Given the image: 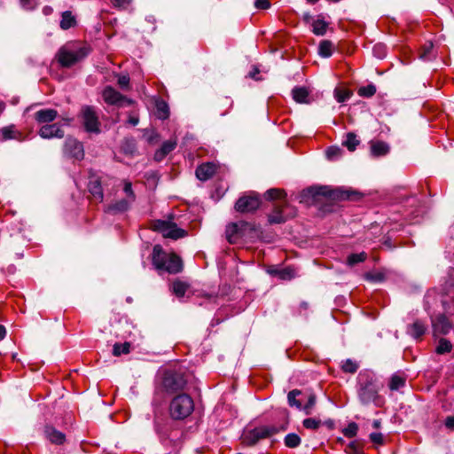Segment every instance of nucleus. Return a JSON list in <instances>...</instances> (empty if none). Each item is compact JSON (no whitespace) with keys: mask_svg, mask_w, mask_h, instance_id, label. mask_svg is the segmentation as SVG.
Wrapping results in <instances>:
<instances>
[{"mask_svg":"<svg viewBox=\"0 0 454 454\" xmlns=\"http://www.w3.org/2000/svg\"><path fill=\"white\" fill-rule=\"evenodd\" d=\"M381 387L372 371H361L356 377V394L360 403L365 406L371 403L378 407L381 406L383 403V399L380 395Z\"/></svg>","mask_w":454,"mask_h":454,"instance_id":"obj_1","label":"nucleus"},{"mask_svg":"<svg viewBox=\"0 0 454 454\" xmlns=\"http://www.w3.org/2000/svg\"><path fill=\"white\" fill-rule=\"evenodd\" d=\"M179 422L170 418H154V430L161 444L169 448H176L183 443L184 430Z\"/></svg>","mask_w":454,"mask_h":454,"instance_id":"obj_2","label":"nucleus"},{"mask_svg":"<svg viewBox=\"0 0 454 454\" xmlns=\"http://www.w3.org/2000/svg\"><path fill=\"white\" fill-rule=\"evenodd\" d=\"M321 197L331 200H358L361 199V193L355 191L342 190L340 188L331 189L328 186H310L304 189L301 193V202L317 201Z\"/></svg>","mask_w":454,"mask_h":454,"instance_id":"obj_3","label":"nucleus"},{"mask_svg":"<svg viewBox=\"0 0 454 454\" xmlns=\"http://www.w3.org/2000/svg\"><path fill=\"white\" fill-rule=\"evenodd\" d=\"M194 407L192 397L186 393H180L169 401L168 413L170 419L181 422L192 414Z\"/></svg>","mask_w":454,"mask_h":454,"instance_id":"obj_4","label":"nucleus"},{"mask_svg":"<svg viewBox=\"0 0 454 454\" xmlns=\"http://www.w3.org/2000/svg\"><path fill=\"white\" fill-rule=\"evenodd\" d=\"M187 386V379L184 372L176 370H168L162 378V387L166 393L174 394L182 392Z\"/></svg>","mask_w":454,"mask_h":454,"instance_id":"obj_5","label":"nucleus"},{"mask_svg":"<svg viewBox=\"0 0 454 454\" xmlns=\"http://www.w3.org/2000/svg\"><path fill=\"white\" fill-rule=\"evenodd\" d=\"M151 229L160 232L164 238L178 239L187 235V231L177 227L176 223L168 220H153L151 223Z\"/></svg>","mask_w":454,"mask_h":454,"instance_id":"obj_6","label":"nucleus"},{"mask_svg":"<svg viewBox=\"0 0 454 454\" xmlns=\"http://www.w3.org/2000/svg\"><path fill=\"white\" fill-rule=\"evenodd\" d=\"M295 215L296 208L285 201L282 204L274 205L272 213L268 215V222L270 224L284 223Z\"/></svg>","mask_w":454,"mask_h":454,"instance_id":"obj_7","label":"nucleus"},{"mask_svg":"<svg viewBox=\"0 0 454 454\" xmlns=\"http://www.w3.org/2000/svg\"><path fill=\"white\" fill-rule=\"evenodd\" d=\"M89 52L90 49L87 47H81L76 51H70L62 47L58 51L57 59L62 67H71L84 59Z\"/></svg>","mask_w":454,"mask_h":454,"instance_id":"obj_8","label":"nucleus"},{"mask_svg":"<svg viewBox=\"0 0 454 454\" xmlns=\"http://www.w3.org/2000/svg\"><path fill=\"white\" fill-rule=\"evenodd\" d=\"M262 200L258 193L250 192L248 194H245L239 198L234 205V208L237 212L254 213L261 206Z\"/></svg>","mask_w":454,"mask_h":454,"instance_id":"obj_9","label":"nucleus"},{"mask_svg":"<svg viewBox=\"0 0 454 454\" xmlns=\"http://www.w3.org/2000/svg\"><path fill=\"white\" fill-rule=\"evenodd\" d=\"M81 116L82 119V124L87 132L96 134L100 132V122L93 106H83L81 109Z\"/></svg>","mask_w":454,"mask_h":454,"instance_id":"obj_10","label":"nucleus"},{"mask_svg":"<svg viewBox=\"0 0 454 454\" xmlns=\"http://www.w3.org/2000/svg\"><path fill=\"white\" fill-rule=\"evenodd\" d=\"M441 302L444 312L449 316H454V280H446L441 289Z\"/></svg>","mask_w":454,"mask_h":454,"instance_id":"obj_11","label":"nucleus"},{"mask_svg":"<svg viewBox=\"0 0 454 454\" xmlns=\"http://www.w3.org/2000/svg\"><path fill=\"white\" fill-rule=\"evenodd\" d=\"M102 98L106 104L122 107L124 106H131L134 101L121 94L114 87L108 85L102 91Z\"/></svg>","mask_w":454,"mask_h":454,"instance_id":"obj_12","label":"nucleus"},{"mask_svg":"<svg viewBox=\"0 0 454 454\" xmlns=\"http://www.w3.org/2000/svg\"><path fill=\"white\" fill-rule=\"evenodd\" d=\"M88 191L93 199L98 202L104 200V192L100 177L93 171H89Z\"/></svg>","mask_w":454,"mask_h":454,"instance_id":"obj_13","label":"nucleus"},{"mask_svg":"<svg viewBox=\"0 0 454 454\" xmlns=\"http://www.w3.org/2000/svg\"><path fill=\"white\" fill-rule=\"evenodd\" d=\"M64 153L68 157L81 160L84 157L83 145L73 137H67L64 145Z\"/></svg>","mask_w":454,"mask_h":454,"instance_id":"obj_14","label":"nucleus"},{"mask_svg":"<svg viewBox=\"0 0 454 454\" xmlns=\"http://www.w3.org/2000/svg\"><path fill=\"white\" fill-rule=\"evenodd\" d=\"M44 437L52 444L63 445L67 441L66 434L58 430L52 425H45L43 427Z\"/></svg>","mask_w":454,"mask_h":454,"instance_id":"obj_15","label":"nucleus"},{"mask_svg":"<svg viewBox=\"0 0 454 454\" xmlns=\"http://www.w3.org/2000/svg\"><path fill=\"white\" fill-rule=\"evenodd\" d=\"M268 438L266 433L262 427H258L248 430L243 434L242 442L245 445L252 447L254 446L260 440Z\"/></svg>","mask_w":454,"mask_h":454,"instance_id":"obj_16","label":"nucleus"},{"mask_svg":"<svg viewBox=\"0 0 454 454\" xmlns=\"http://www.w3.org/2000/svg\"><path fill=\"white\" fill-rule=\"evenodd\" d=\"M183 261L176 254H169L162 268L159 271H165L169 274H177L183 270Z\"/></svg>","mask_w":454,"mask_h":454,"instance_id":"obj_17","label":"nucleus"},{"mask_svg":"<svg viewBox=\"0 0 454 454\" xmlns=\"http://www.w3.org/2000/svg\"><path fill=\"white\" fill-rule=\"evenodd\" d=\"M41 137L45 139L51 138H62L65 136V132L59 123L46 124L43 125L38 131Z\"/></svg>","mask_w":454,"mask_h":454,"instance_id":"obj_18","label":"nucleus"},{"mask_svg":"<svg viewBox=\"0 0 454 454\" xmlns=\"http://www.w3.org/2000/svg\"><path fill=\"white\" fill-rule=\"evenodd\" d=\"M432 325L434 333L445 335L452 328V324L446 317V313L439 314L434 319H432Z\"/></svg>","mask_w":454,"mask_h":454,"instance_id":"obj_19","label":"nucleus"},{"mask_svg":"<svg viewBox=\"0 0 454 454\" xmlns=\"http://www.w3.org/2000/svg\"><path fill=\"white\" fill-rule=\"evenodd\" d=\"M266 272L271 277H276L281 280H291L295 277V270L292 267L278 268L271 265L266 270Z\"/></svg>","mask_w":454,"mask_h":454,"instance_id":"obj_20","label":"nucleus"},{"mask_svg":"<svg viewBox=\"0 0 454 454\" xmlns=\"http://www.w3.org/2000/svg\"><path fill=\"white\" fill-rule=\"evenodd\" d=\"M370 154L373 158L386 156L390 152V146L387 142L381 140H371Z\"/></svg>","mask_w":454,"mask_h":454,"instance_id":"obj_21","label":"nucleus"},{"mask_svg":"<svg viewBox=\"0 0 454 454\" xmlns=\"http://www.w3.org/2000/svg\"><path fill=\"white\" fill-rule=\"evenodd\" d=\"M216 172V165L212 162L200 164L195 170L196 176L200 181H207Z\"/></svg>","mask_w":454,"mask_h":454,"instance_id":"obj_22","label":"nucleus"},{"mask_svg":"<svg viewBox=\"0 0 454 454\" xmlns=\"http://www.w3.org/2000/svg\"><path fill=\"white\" fill-rule=\"evenodd\" d=\"M168 255L169 254H167L160 245L153 246L152 253V263L157 270L163 267Z\"/></svg>","mask_w":454,"mask_h":454,"instance_id":"obj_23","label":"nucleus"},{"mask_svg":"<svg viewBox=\"0 0 454 454\" xmlns=\"http://www.w3.org/2000/svg\"><path fill=\"white\" fill-rule=\"evenodd\" d=\"M0 133L4 141L10 139L23 141L25 139L24 135L16 129L14 124L0 129Z\"/></svg>","mask_w":454,"mask_h":454,"instance_id":"obj_24","label":"nucleus"},{"mask_svg":"<svg viewBox=\"0 0 454 454\" xmlns=\"http://www.w3.org/2000/svg\"><path fill=\"white\" fill-rule=\"evenodd\" d=\"M58 116V112L55 109H41L35 114V120L39 123H50L53 121Z\"/></svg>","mask_w":454,"mask_h":454,"instance_id":"obj_25","label":"nucleus"},{"mask_svg":"<svg viewBox=\"0 0 454 454\" xmlns=\"http://www.w3.org/2000/svg\"><path fill=\"white\" fill-rule=\"evenodd\" d=\"M427 326L423 321L418 319L408 327V333L414 339H419L425 334Z\"/></svg>","mask_w":454,"mask_h":454,"instance_id":"obj_26","label":"nucleus"},{"mask_svg":"<svg viewBox=\"0 0 454 454\" xmlns=\"http://www.w3.org/2000/svg\"><path fill=\"white\" fill-rule=\"evenodd\" d=\"M121 153L128 156H134L137 153V142L134 137H125L121 144Z\"/></svg>","mask_w":454,"mask_h":454,"instance_id":"obj_27","label":"nucleus"},{"mask_svg":"<svg viewBox=\"0 0 454 454\" xmlns=\"http://www.w3.org/2000/svg\"><path fill=\"white\" fill-rule=\"evenodd\" d=\"M329 23L326 22L321 15L317 16V20H313L311 22L312 32L316 35H325Z\"/></svg>","mask_w":454,"mask_h":454,"instance_id":"obj_28","label":"nucleus"},{"mask_svg":"<svg viewBox=\"0 0 454 454\" xmlns=\"http://www.w3.org/2000/svg\"><path fill=\"white\" fill-rule=\"evenodd\" d=\"M76 24V19L70 11H65L62 12L61 20L59 23V27L61 29L67 30L71 27H75Z\"/></svg>","mask_w":454,"mask_h":454,"instance_id":"obj_29","label":"nucleus"},{"mask_svg":"<svg viewBox=\"0 0 454 454\" xmlns=\"http://www.w3.org/2000/svg\"><path fill=\"white\" fill-rule=\"evenodd\" d=\"M293 98L300 104L309 103V92L306 87H294L292 90Z\"/></svg>","mask_w":454,"mask_h":454,"instance_id":"obj_30","label":"nucleus"},{"mask_svg":"<svg viewBox=\"0 0 454 454\" xmlns=\"http://www.w3.org/2000/svg\"><path fill=\"white\" fill-rule=\"evenodd\" d=\"M364 440L351 441L345 449L347 454H364Z\"/></svg>","mask_w":454,"mask_h":454,"instance_id":"obj_31","label":"nucleus"},{"mask_svg":"<svg viewBox=\"0 0 454 454\" xmlns=\"http://www.w3.org/2000/svg\"><path fill=\"white\" fill-rule=\"evenodd\" d=\"M239 230H240V237L246 236L247 233L254 232L256 235L261 233L259 227L254 223H248L246 221L238 222Z\"/></svg>","mask_w":454,"mask_h":454,"instance_id":"obj_32","label":"nucleus"},{"mask_svg":"<svg viewBox=\"0 0 454 454\" xmlns=\"http://www.w3.org/2000/svg\"><path fill=\"white\" fill-rule=\"evenodd\" d=\"M155 115L160 120H166L169 117V107L164 100H157Z\"/></svg>","mask_w":454,"mask_h":454,"instance_id":"obj_33","label":"nucleus"},{"mask_svg":"<svg viewBox=\"0 0 454 454\" xmlns=\"http://www.w3.org/2000/svg\"><path fill=\"white\" fill-rule=\"evenodd\" d=\"M302 395L301 390L299 389H293L287 394V403L289 406L295 407L298 410H301L302 403L300 399L297 397L299 395Z\"/></svg>","mask_w":454,"mask_h":454,"instance_id":"obj_34","label":"nucleus"},{"mask_svg":"<svg viewBox=\"0 0 454 454\" xmlns=\"http://www.w3.org/2000/svg\"><path fill=\"white\" fill-rule=\"evenodd\" d=\"M189 287L190 285L188 283L177 279L172 284V292L176 297L182 298L184 296Z\"/></svg>","mask_w":454,"mask_h":454,"instance_id":"obj_35","label":"nucleus"},{"mask_svg":"<svg viewBox=\"0 0 454 454\" xmlns=\"http://www.w3.org/2000/svg\"><path fill=\"white\" fill-rule=\"evenodd\" d=\"M226 238L230 243H234L235 239L240 237V230L238 223H231L226 227Z\"/></svg>","mask_w":454,"mask_h":454,"instance_id":"obj_36","label":"nucleus"},{"mask_svg":"<svg viewBox=\"0 0 454 454\" xmlns=\"http://www.w3.org/2000/svg\"><path fill=\"white\" fill-rule=\"evenodd\" d=\"M333 43L330 40H323L318 46V54L323 58H329L333 54Z\"/></svg>","mask_w":454,"mask_h":454,"instance_id":"obj_37","label":"nucleus"},{"mask_svg":"<svg viewBox=\"0 0 454 454\" xmlns=\"http://www.w3.org/2000/svg\"><path fill=\"white\" fill-rule=\"evenodd\" d=\"M263 196L267 200H283L286 197V193L282 189L271 188L268 190Z\"/></svg>","mask_w":454,"mask_h":454,"instance_id":"obj_38","label":"nucleus"},{"mask_svg":"<svg viewBox=\"0 0 454 454\" xmlns=\"http://www.w3.org/2000/svg\"><path fill=\"white\" fill-rule=\"evenodd\" d=\"M359 143L360 141L357 139L356 135L353 132H348L346 135V140L342 142V145L346 146L348 151L354 152Z\"/></svg>","mask_w":454,"mask_h":454,"instance_id":"obj_39","label":"nucleus"},{"mask_svg":"<svg viewBox=\"0 0 454 454\" xmlns=\"http://www.w3.org/2000/svg\"><path fill=\"white\" fill-rule=\"evenodd\" d=\"M405 382H406L405 377L401 376L399 374H394L390 378L388 387H389L390 390L396 391L399 388L404 387Z\"/></svg>","mask_w":454,"mask_h":454,"instance_id":"obj_40","label":"nucleus"},{"mask_svg":"<svg viewBox=\"0 0 454 454\" xmlns=\"http://www.w3.org/2000/svg\"><path fill=\"white\" fill-rule=\"evenodd\" d=\"M301 442V437L295 433L287 434L284 438L285 445L290 449L297 448Z\"/></svg>","mask_w":454,"mask_h":454,"instance_id":"obj_41","label":"nucleus"},{"mask_svg":"<svg viewBox=\"0 0 454 454\" xmlns=\"http://www.w3.org/2000/svg\"><path fill=\"white\" fill-rule=\"evenodd\" d=\"M219 114L224 116L233 106V101L229 97H224L218 101Z\"/></svg>","mask_w":454,"mask_h":454,"instance_id":"obj_42","label":"nucleus"},{"mask_svg":"<svg viewBox=\"0 0 454 454\" xmlns=\"http://www.w3.org/2000/svg\"><path fill=\"white\" fill-rule=\"evenodd\" d=\"M130 342L125 341L124 343L116 342L113 347V355L120 356L121 355H127L130 352Z\"/></svg>","mask_w":454,"mask_h":454,"instance_id":"obj_43","label":"nucleus"},{"mask_svg":"<svg viewBox=\"0 0 454 454\" xmlns=\"http://www.w3.org/2000/svg\"><path fill=\"white\" fill-rule=\"evenodd\" d=\"M433 43L427 42L420 50L419 58L423 60H431L434 58L433 54Z\"/></svg>","mask_w":454,"mask_h":454,"instance_id":"obj_44","label":"nucleus"},{"mask_svg":"<svg viewBox=\"0 0 454 454\" xmlns=\"http://www.w3.org/2000/svg\"><path fill=\"white\" fill-rule=\"evenodd\" d=\"M367 254L365 252H361L358 254H350L347 257V264L350 267L355 266L359 262H363L367 259Z\"/></svg>","mask_w":454,"mask_h":454,"instance_id":"obj_45","label":"nucleus"},{"mask_svg":"<svg viewBox=\"0 0 454 454\" xmlns=\"http://www.w3.org/2000/svg\"><path fill=\"white\" fill-rule=\"evenodd\" d=\"M129 202H130L129 200L122 199V200L110 205L108 207V210L113 211V212H117V213L125 212L128 210V208L129 207Z\"/></svg>","mask_w":454,"mask_h":454,"instance_id":"obj_46","label":"nucleus"},{"mask_svg":"<svg viewBox=\"0 0 454 454\" xmlns=\"http://www.w3.org/2000/svg\"><path fill=\"white\" fill-rule=\"evenodd\" d=\"M376 86L374 84H368L364 87H360L357 90V94L363 98H371L376 93Z\"/></svg>","mask_w":454,"mask_h":454,"instance_id":"obj_47","label":"nucleus"},{"mask_svg":"<svg viewBox=\"0 0 454 454\" xmlns=\"http://www.w3.org/2000/svg\"><path fill=\"white\" fill-rule=\"evenodd\" d=\"M452 345L451 343L444 338L440 339L438 346L436 347V353L442 355L445 353H450L451 351Z\"/></svg>","mask_w":454,"mask_h":454,"instance_id":"obj_48","label":"nucleus"},{"mask_svg":"<svg viewBox=\"0 0 454 454\" xmlns=\"http://www.w3.org/2000/svg\"><path fill=\"white\" fill-rule=\"evenodd\" d=\"M6 228L10 231L11 236H13L23 231L24 224L20 221L14 220L9 223Z\"/></svg>","mask_w":454,"mask_h":454,"instance_id":"obj_49","label":"nucleus"},{"mask_svg":"<svg viewBox=\"0 0 454 454\" xmlns=\"http://www.w3.org/2000/svg\"><path fill=\"white\" fill-rule=\"evenodd\" d=\"M352 91L349 90L335 89L334 97L340 103H343L352 96Z\"/></svg>","mask_w":454,"mask_h":454,"instance_id":"obj_50","label":"nucleus"},{"mask_svg":"<svg viewBox=\"0 0 454 454\" xmlns=\"http://www.w3.org/2000/svg\"><path fill=\"white\" fill-rule=\"evenodd\" d=\"M358 425L356 422H350L345 428L342 429V434L345 437L353 438L357 434Z\"/></svg>","mask_w":454,"mask_h":454,"instance_id":"obj_51","label":"nucleus"},{"mask_svg":"<svg viewBox=\"0 0 454 454\" xmlns=\"http://www.w3.org/2000/svg\"><path fill=\"white\" fill-rule=\"evenodd\" d=\"M265 433H266V435L267 437H270L278 433H279L280 431H285L286 430L287 428V424L286 425H282L280 427H277V426H262Z\"/></svg>","mask_w":454,"mask_h":454,"instance_id":"obj_52","label":"nucleus"},{"mask_svg":"<svg viewBox=\"0 0 454 454\" xmlns=\"http://www.w3.org/2000/svg\"><path fill=\"white\" fill-rule=\"evenodd\" d=\"M317 397L315 394L309 395L307 403L302 405L301 410L304 411L306 415H310L312 413V410L316 404Z\"/></svg>","mask_w":454,"mask_h":454,"instance_id":"obj_53","label":"nucleus"},{"mask_svg":"<svg viewBox=\"0 0 454 454\" xmlns=\"http://www.w3.org/2000/svg\"><path fill=\"white\" fill-rule=\"evenodd\" d=\"M341 368L344 372L355 373L358 369V364L351 359H347L343 362Z\"/></svg>","mask_w":454,"mask_h":454,"instance_id":"obj_54","label":"nucleus"},{"mask_svg":"<svg viewBox=\"0 0 454 454\" xmlns=\"http://www.w3.org/2000/svg\"><path fill=\"white\" fill-rule=\"evenodd\" d=\"M321 424H322V421L320 419H316L314 418H308L302 421V426L306 429L316 430L320 427Z\"/></svg>","mask_w":454,"mask_h":454,"instance_id":"obj_55","label":"nucleus"},{"mask_svg":"<svg viewBox=\"0 0 454 454\" xmlns=\"http://www.w3.org/2000/svg\"><path fill=\"white\" fill-rule=\"evenodd\" d=\"M176 145H177V142L176 139L174 140H168V141H165L160 150L165 153V155L167 156L169 153H171L173 150H175V148L176 147Z\"/></svg>","mask_w":454,"mask_h":454,"instance_id":"obj_56","label":"nucleus"},{"mask_svg":"<svg viewBox=\"0 0 454 454\" xmlns=\"http://www.w3.org/2000/svg\"><path fill=\"white\" fill-rule=\"evenodd\" d=\"M372 53L376 58L381 59L387 55V48L382 43H377L372 48Z\"/></svg>","mask_w":454,"mask_h":454,"instance_id":"obj_57","label":"nucleus"},{"mask_svg":"<svg viewBox=\"0 0 454 454\" xmlns=\"http://www.w3.org/2000/svg\"><path fill=\"white\" fill-rule=\"evenodd\" d=\"M342 152V149L338 146H330L326 150V155L329 160H334L338 157H340Z\"/></svg>","mask_w":454,"mask_h":454,"instance_id":"obj_58","label":"nucleus"},{"mask_svg":"<svg viewBox=\"0 0 454 454\" xmlns=\"http://www.w3.org/2000/svg\"><path fill=\"white\" fill-rule=\"evenodd\" d=\"M364 278L371 282H382L385 279V275L381 272H367L364 274Z\"/></svg>","mask_w":454,"mask_h":454,"instance_id":"obj_59","label":"nucleus"},{"mask_svg":"<svg viewBox=\"0 0 454 454\" xmlns=\"http://www.w3.org/2000/svg\"><path fill=\"white\" fill-rule=\"evenodd\" d=\"M20 4L26 11H33L36 8L37 0H20Z\"/></svg>","mask_w":454,"mask_h":454,"instance_id":"obj_60","label":"nucleus"},{"mask_svg":"<svg viewBox=\"0 0 454 454\" xmlns=\"http://www.w3.org/2000/svg\"><path fill=\"white\" fill-rule=\"evenodd\" d=\"M369 439L372 442L377 445L384 444V436L381 433H371Z\"/></svg>","mask_w":454,"mask_h":454,"instance_id":"obj_61","label":"nucleus"},{"mask_svg":"<svg viewBox=\"0 0 454 454\" xmlns=\"http://www.w3.org/2000/svg\"><path fill=\"white\" fill-rule=\"evenodd\" d=\"M123 191L124 192L127 194V196L129 197V200L131 202V201H134L135 200V193L132 190V184L130 182H126L125 184H124V187H123Z\"/></svg>","mask_w":454,"mask_h":454,"instance_id":"obj_62","label":"nucleus"},{"mask_svg":"<svg viewBox=\"0 0 454 454\" xmlns=\"http://www.w3.org/2000/svg\"><path fill=\"white\" fill-rule=\"evenodd\" d=\"M129 77L128 75H121L118 78V85L123 89L128 90L129 85Z\"/></svg>","mask_w":454,"mask_h":454,"instance_id":"obj_63","label":"nucleus"},{"mask_svg":"<svg viewBox=\"0 0 454 454\" xmlns=\"http://www.w3.org/2000/svg\"><path fill=\"white\" fill-rule=\"evenodd\" d=\"M116 8L126 9L131 3V0H110Z\"/></svg>","mask_w":454,"mask_h":454,"instance_id":"obj_64","label":"nucleus"}]
</instances>
